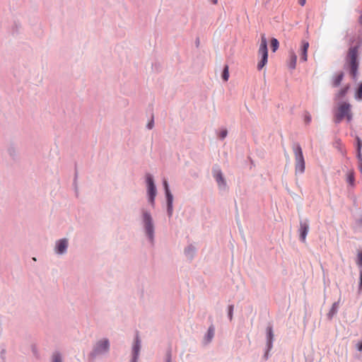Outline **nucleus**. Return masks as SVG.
Listing matches in <instances>:
<instances>
[{
  "label": "nucleus",
  "instance_id": "obj_20",
  "mask_svg": "<svg viewBox=\"0 0 362 362\" xmlns=\"http://www.w3.org/2000/svg\"><path fill=\"white\" fill-rule=\"evenodd\" d=\"M222 78L224 81H227L228 80L229 71H228V65H226L223 69V74H222Z\"/></svg>",
  "mask_w": 362,
  "mask_h": 362
},
{
  "label": "nucleus",
  "instance_id": "obj_25",
  "mask_svg": "<svg viewBox=\"0 0 362 362\" xmlns=\"http://www.w3.org/2000/svg\"><path fill=\"white\" fill-rule=\"evenodd\" d=\"M338 305H339V303L337 302L333 303L332 307L330 310V313L332 315H334L335 313H337Z\"/></svg>",
  "mask_w": 362,
  "mask_h": 362
},
{
  "label": "nucleus",
  "instance_id": "obj_34",
  "mask_svg": "<svg viewBox=\"0 0 362 362\" xmlns=\"http://www.w3.org/2000/svg\"><path fill=\"white\" fill-rule=\"evenodd\" d=\"M359 23L362 25V16L359 18Z\"/></svg>",
  "mask_w": 362,
  "mask_h": 362
},
{
  "label": "nucleus",
  "instance_id": "obj_23",
  "mask_svg": "<svg viewBox=\"0 0 362 362\" xmlns=\"http://www.w3.org/2000/svg\"><path fill=\"white\" fill-rule=\"evenodd\" d=\"M214 336V327L213 326L209 327L207 332L208 341H211Z\"/></svg>",
  "mask_w": 362,
  "mask_h": 362
},
{
  "label": "nucleus",
  "instance_id": "obj_8",
  "mask_svg": "<svg viewBox=\"0 0 362 362\" xmlns=\"http://www.w3.org/2000/svg\"><path fill=\"white\" fill-rule=\"evenodd\" d=\"M109 341L107 339H103L98 342L95 348V352L97 354L107 351L109 349Z\"/></svg>",
  "mask_w": 362,
  "mask_h": 362
},
{
  "label": "nucleus",
  "instance_id": "obj_21",
  "mask_svg": "<svg viewBox=\"0 0 362 362\" xmlns=\"http://www.w3.org/2000/svg\"><path fill=\"white\" fill-rule=\"evenodd\" d=\"M355 97L358 100H362V82L359 84V86L356 90Z\"/></svg>",
  "mask_w": 362,
  "mask_h": 362
},
{
  "label": "nucleus",
  "instance_id": "obj_9",
  "mask_svg": "<svg viewBox=\"0 0 362 362\" xmlns=\"http://www.w3.org/2000/svg\"><path fill=\"white\" fill-rule=\"evenodd\" d=\"M309 48V42L305 40L301 42V47L299 50V54L300 56V60L306 62L308 60V49Z\"/></svg>",
  "mask_w": 362,
  "mask_h": 362
},
{
  "label": "nucleus",
  "instance_id": "obj_12",
  "mask_svg": "<svg viewBox=\"0 0 362 362\" xmlns=\"http://www.w3.org/2000/svg\"><path fill=\"white\" fill-rule=\"evenodd\" d=\"M356 140H357V158L360 161L359 170L362 173V155H361L362 141L359 137H356Z\"/></svg>",
  "mask_w": 362,
  "mask_h": 362
},
{
  "label": "nucleus",
  "instance_id": "obj_35",
  "mask_svg": "<svg viewBox=\"0 0 362 362\" xmlns=\"http://www.w3.org/2000/svg\"><path fill=\"white\" fill-rule=\"evenodd\" d=\"M166 362H170V359L168 358Z\"/></svg>",
  "mask_w": 362,
  "mask_h": 362
},
{
  "label": "nucleus",
  "instance_id": "obj_3",
  "mask_svg": "<svg viewBox=\"0 0 362 362\" xmlns=\"http://www.w3.org/2000/svg\"><path fill=\"white\" fill-rule=\"evenodd\" d=\"M344 118H346L349 122L351 119V105L346 103L339 105L335 114V122L339 123Z\"/></svg>",
  "mask_w": 362,
  "mask_h": 362
},
{
  "label": "nucleus",
  "instance_id": "obj_11",
  "mask_svg": "<svg viewBox=\"0 0 362 362\" xmlns=\"http://www.w3.org/2000/svg\"><path fill=\"white\" fill-rule=\"evenodd\" d=\"M163 185L165 187V194H166V197H167L168 210L171 211L172 210V203H173V195L171 194V193L170 192V189L168 187V182L166 180H164Z\"/></svg>",
  "mask_w": 362,
  "mask_h": 362
},
{
  "label": "nucleus",
  "instance_id": "obj_7",
  "mask_svg": "<svg viewBox=\"0 0 362 362\" xmlns=\"http://www.w3.org/2000/svg\"><path fill=\"white\" fill-rule=\"evenodd\" d=\"M309 230V223L308 221L305 220L304 221L300 222V239L303 243H305L306 236Z\"/></svg>",
  "mask_w": 362,
  "mask_h": 362
},
{
  "label": "nucleus",
  "instance_id": "obj_32",
  "mask_svg": "<svg viewBox=\"0 0 362 362\" xmlns=\"http://www.w3.org/2000/svg\"><path fill=\"white\" fill-rule=\"evenodd\" d=\"M357 349L359 351H362V341L358 343Z\"/></svg>",
  "mask_w": 362,
  "mask_h": 362
},
{
  "label": "nucleus",
  "instance_id": "obj_5",
  "mask_svg": "<svg viewBox=\"0 0 362 362\" xmlns=\"http://www.w3.org/2000/svg\"><path fill=\"white\" fill-rule=\"evenodd\" d=\"M147 187H148V192L149 195V202L151 204H154V199L156 195V189L154 185L153 179L151 175L147 174L146 176Z\"/></svg>",
  "mask_w": 362,
  "mask_h": 362
},
{
  "label": "nucleus",
  "instance_id": "obj_24",
  "mask_svg": "<svg viewBox=\"0 0 362 362\" xmlns=\"http://www.w3.org/2000/svg\"><path fill=\"white\" fill-rule=\"evenodd\" d=\"M52 362H62V357L59 353H54L52 357Z\"/></svg>",
  "mask_w": 362,
  "mask_h": 362
},
{
  "label": "nucleus",
  "instance_id": "obj_30",
  "mask_svg": "<svg viewBox=\"0 0 362 362\" xmlns=\"http://www.w3.org/2000/svg\"><path fill=\"white\" fill-rule=\"evenodd\" d=\"M153 119H151V121H150V122L148 123V124H147V127H148V129H152V128H153Z\"/></svg>",
  "mask_w": 362,
  "mask_h": 362
},
{
  "label": "nucleus",
  "instance_id": "obj_33",
  "mask_svg": "<svg viewBox=\"0 0 362 362\" xmlns=\"http://www.w3.org/2000/svg\"><path fill=\"white\" fill-rule=\"evenodd\" d=\"M300 6H303L305 4L306 0H298Z\"/></svg>",
  "mask_w": 362,
  "mask_h": 362
},
{
  "label": "nucleus",
  "instance_id": "obj_19",
  "mask_svg": "<svg viewBox=\"0 0 362 362\" xmlns=\"http://www.w3.org/2000/svg\"><path fill=\"white\" fill-rule=\"evenodd\" d=\"M267 335H268V346H269V349H270L272 347V339H273V337H274L272 327L271 326L268 327L267 329Z\"/></svg>",
  "mask_w": 362,
  "mask_h": 362
},
{
  "label": "nucleus",
  "instance_id": "obj_14",
  "mask_svg": "<svg viewBox=\"0 0 362 362\" xmlns=\"http://www.w3.org/2000/svg\"><path fill=\"white\" fill-rule=\"evenodd\" d=\"M343 78H344V74L342 72H340V73L337 74V75H335L332 78V86L334 87L339 86L341 84V83L343 80Z\"/></svg>",
  "mask_w": 362,
  "mask_h": 362
},
{
  "label": "nucleus",
  "instance_id": "obj_1",
  "mask_svg": "<svg viewBox=\"0 0 362 362\" xmlns=\"http://www.w3.org/2000/svg\"><path fill=\"white\" fill-rule=\"evenodd\" d=\"M358 47H351L346 58L345 66L354 80L356 78L358 68Z\"/></svg>",
  "mask_w": 362,
  "mask_h": 362
},
{
  "label": "nucleus",
  "instance_id": "obj_18",
  "mask_svg": "<svg viewBox=\"0 0 362 362\" xmlns=\"http://www.w3.org/2000/svg\"><path fill=\"white\" fill-rule=\"evenodd\" d=\"M215 178H216V180L217 181V182L218 183L219 186H225L226 185V182L224 180V178L223 177V175L221 173V172L219 170L218 171L215 175H214Z\"/></svg>",
  "mask_w": 362,
  "mask_h": 362
},
{
  "label": "nucleus",
  "instance_id": "obj_22",
  "mask_svg": "<svg viewBox=\"0 0 362 362\" xmlns=\"http://www.w3.org/2000/svg\"><path fill=\"white\" fill-rule=\"evenodd\" d=\"M271 47L273 52H275L279 47V41L276 38H272L271 40Z\"/></svg>",
  "mask_w": 362,
  "mask_h": 362
},
{
  "label": "nucleus",
  "instance_id": "obj_6",
  "mask_svg": "<svg viewBox=\"0 0 362 362\" xmlns=\"http://www.w3.org/2000/svg\"><path fill=\"white\" fill-rule=\"evenodd\" d=\"M144 221L145 223L146 233L150 238H152L153 234V226L150 214L147 212L144 214Z\"/></svg>",
  "mask_w": 362,
  "mask_h": 362
},
{
  "label": "nucleus",
  "instance_id": "obj_4",
  "mask_svg": "<svg viewBox=\"0 0 362 362\" xmlns=\"http://www.w3.org/2000/svg\"><path fill=\"white\" fill-rule=\"evenodd\" d=\"M258 54L261 57V60L257 64V69L261 70L267 63L268 59L267 42L264 35H262Z\"/></svg>",
  "mask_w": 362,
  "mask_h": 362
},
{
  "label": "nucleus",
  "instance_id": "obj_13",
  "mask_svg": "<svg viewBox=\"0 0 362 362\" xmlns=\"http://www.w3.org/2000/svg\"><path fill=\"white\" fill-rule=\"evenodd\" d=\"M296 62H297V56L296 53L291 50L289 52V61H288V66L294 69L296 66Z\"/></svg>",
  "mask_w": 362,
  "mask_h": 362
},
{
  "label": "nucleus",
  "instance_id": "obj_27",
  "mask_svg": "<svg viewBox=\"0 0 362 362\" xmlns=\"http://www.w3.org/2000/svg\"><path fill=\"white\" fill-rule=\"evenodd\" d=\"M357 264H358V266L362 267V252L358 254Z\"/></svg>",
  "mask_w": 362,
  "mask_h": 362
},
{
  "label": "nucleus",
  "instance_id": "obj_26",
  "mask_svg": "<svg viewBox=\"0 0 362 362\" xmlns=\"http://www.w3.org/2000/svg\"><path fill=\"white\" fill-rule=\"evenodd\" d=\"M233 308H234L233 305H230L228 307V317H229L230 320H232V319H233Z\"/></svg>",
  "mask_w": 362,
  "mask_h": 362
},
{
  "label": "nucleus",
  "instance_id": "obj_10",
  "mask_svg": "<svg viewBox=\"0 0 362 362\" xmlns=\"http://www.w3.org/2000/svg\"><path fill=\"white\" fill-rule=\"evenodd\" d=\"M68 246V241L66 239H62L57 243L56 251L58 254H63L66 252Z\"/></svg>",
  "mask_w": 362,
  "mask_h": 362
},
{
  "label": "nucleus",
  "instance_id": "obj_16",
  "mask_svg": "<svg viewBox=\"0 0 362 362\" xmlns=\"http://www.w3.org/2000/svg\"><path fill=\"white\" fill-rule=\"evenodd\" d=\"M346 181L351 187L355 186L354 172L353 170H350L347 172Z\"/></svg>",
  "mask_w": 362,
  "mask_h": 362
},
{
  "label": "nucleus",
  "instance_id": "obj_17",
  "mask_svg": "<svg viewBox=\"0 0 362 362\" xmlns=\"http://www.w3.org/2000/svg\"><path fill=\"white\" fill-rule=\"evenodd\" d=\"M349 88H350L349 86L346 85L344 87H343L342 88H341L336 95L337 98L338 99L344 98L346 95V94L347 93L348 90H349Z\"/></svg>",
  "mask_w": 362,
  "mask_h": 362
},
{
  "label": "nucleus",
  "instance_id": "obj_31",
  "mask_svg": "<svg viewBox=\"0 0 362 362\" xmlns=\"http://www.w3.org/2000/svg\"><path fill=\"white\" fill-rule=\"evenodd\" d=\"M305 122L309 123L311 120V117L310 115H307L305 118Z\"/></svg>",
  "mask_w": 362,
  "mask_h": 362
},
{
  "label": "nucleus",
  "instance_id": "obj_2",
  "mask_svg": "<svg viewBox=\"0 0 362 362\" xmlns=\"http://www.w3.org/2000/svg\"><path fill=\"white\" fill-rule=\"evenodd\" d=\"M293 153L295 156V170L296 173L302 174L305 171V160L300 146L297 144L293 147Z\"/></svg>",
  "mask_w": 362,
  "mask_h": 362
},
{
  "label": "nucleus",
  "instance_id": "obj_28",
  "mask_svg": "<svg viewBox=\"0 0 362 362\" xmlns=\"http://www.w3.org/2000/svg\"><path fill=\"white\" fill-rule=\"evenodd\" d=\"M227 135V131L226 130H223L220 132V134H219V136L221 138V139H224Z\"/></svg>",
  "mask_w": 362,
  "mask_h": 362
},
{
  "label": "nucleus",
  "instance_id": "obj_29",
  "mask_svg": "<svg viewBox=\"0 0 362 362\" xmlns=\"http://www.w3.org/2000/svg\"><path fill=\"white\" fill-rule=\"evenodd\" d=\"M359 290L362 291V270L360 272V284H359Z\"/></svg>",
  "mask_w": 362,
  "mask_h": 362
},
{
  "label": "nucleus",
  "instance_id": "obj_15",
  "mask_svg": "<svg viewBox=\"0 0 362 362\" xmlns=\"http://www.w3.org/2000/svg\"><path fill=\"white\" fill-rule=\"evenodd\" d=\"M140 350V341L139 339V337H136L135 343L133 346V353H134V361H135Z\"/></svg>",
  "mask_w": 362,
  "mask_h": 362
}]
</instances>
